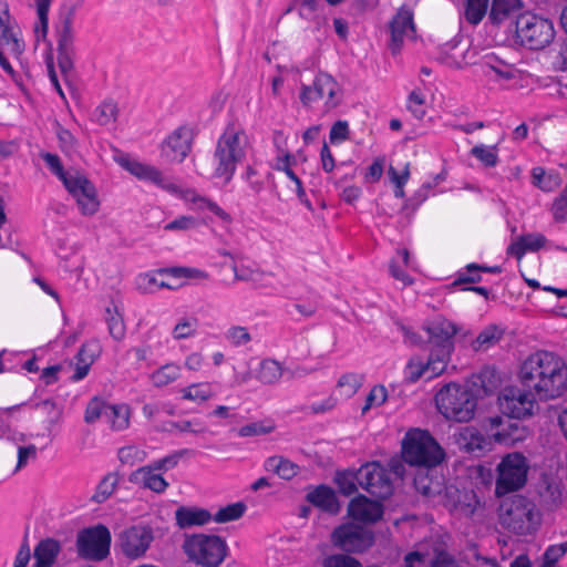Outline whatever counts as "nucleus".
Segmentation results:
<instances>
[{
  "label": "nucleus",
  "instance_id": "nucleus-54",
  "mask_svg": "<svg viewBox=\"0 0 567 567\" xmlns=\"http://www.w3.org/2000/svg\"><path fill=\"white\" fill-rule=\"evenodd\" d=\"M424 103L425 97L423 93L420 90H413L408 96L406 107L415 118L422 120L426 113Z\"/></svg>",
  "mask_w": 567,
  "mask_h": 567
},
{
  "label": "nucleus",
  "instance_id": "nucleus-6",
  "mask_svg": "<svg viewBox=\"0 0 567 567\" xmlns=\"http://www.w3.org/2000/svg\"><path fill=\"white\" fill-rule=\"evenodd\" d=\"M501 523L509 530L526 535L535 530L539 514L533 502L522 495L513 496L501 505Z\"/></svg>",
  "mask_w": 567,
  "mask_h": 567
},
{
  "label": "nucleus",
  "instance_id": "nucleus-34",
  "mask_svg": "<svg viewBox=\"0 0 567 567\" xmlns=\"http://www.w3.org/2000/svg\"><path fill=\"white\" fill-rule=\"evenodd\" d=\"M282 373L284 370L278 361L265 359L259 364L257 379L264 384H274L280 380Z\"/></svg>",
  "mask_w": 567,
  "mask_h": 567
},
{
  "label": "nucleus",
  "instance_id": "nucleus-32",
  "mask_svg": "<svg viewBox=\"0 0 567 567\" xmlns=\"http://www.w3.org/2000/svg\"><path fill=\"white\" fill-rule=\"evenodd\" d=\"M533 185L544 192H553L561 184V178L558 173L546 171L543 167H534L532 171Z\"/></svg>",
  "mask_w": 567,
  "mask_h": 567
},
{
  "label": "nucleus",
  "instance_id": "nucleus-24",
  "mask_svg": "<svg viewBox=\"0 0 567 567\" xmlns=\"http://www.w3.org/2000/svg\"><path fill=\"white\" fill-rule=\"evenodd\" d=\"M117 163L137 178L150 181L154 184L166 187L162 173L154 166L143 164L138 161L130 158L128 156L118 157Z\"/></svg>",
  "mask_w": 567,
  "mask_h": 567
},
{
  "label": "nucleus",
  "instance_id": "nucleus-30",
  "mask_svg": "<svg viewBox=\"0 0 567 567\" xmlns=\"http://www.w3.org/2000/svg\"><path fill=\"white\" fill-rule=\"evenodd\" d=\"M0 39L14 55L18 56L23 52L24 43L19 38V33L11 28L7 10L3 12V14H0Z\"/></svg>",
  "mask_w": 567,
  "mask_h": 567
},
{
  "label": "nucleus",
  "instance_id": "nucleus-8",
  "mask_svg": "<svg viewBox=\"0 0 567 567\" xmlns=\"http://www.w3.org/2000/svg\"><path fill=\"white\" fill-rule=\"evenodd\" d=\"M299 99L305 107H310L313 102L323 100L324 111L329 112L342 103L343 92L332 75L319 72L312 84L301 83Z\"/></svg>",
  "mask_w": 567,
  "mask_h": 567
},
{
  "label": "nucleus",
  "instance_id": "nucleus-58",
  "mask_svg": "<svg viewBox=\"0 0 567 567\" xmlns=\"http://www.w3.org/2000/svg\"><path fill=\"white\" fill-rule=\"evenodd\" d=\"M386 398H388V391H386L385 386H383V385L373 386L365 399V404L362 408V413L364 414L372 406L382 405L386 401Z\"/></svg>",
  "mask_w": 567,
  "mask_h": 567
},
{
  "label": "nucleus",
  "instance_id": "nucleus-41",
  "mask_svg": "<svg viewBox=\"0 0 567 567\" xmlns=\"http://www.w3.org/2000/svg\"><path fill=\"white\" fill-rule=\"evenodd\" d=\"M106 323L110 336L115 341H122L126 334V327L123 317L117 311L106 309Z\"/></svg>",
  "mask_w": 567,
  "mask_h": 567
},
{
  "label": "nucleus",
  "instance_id": "nucleus-64",
  "mask_svg": "<svg viewBox=\"0 0 567 567\" xmlns=\"http://www.w3.org/2000/svg\"><path fill=\"white\" fill-rule=\"evenodd\" d=\"M349 135V126L346 121H337L330 128L329 138L332 144L346 141Z\"/></svg>",
  "mask_w": 567,
  "mask_h": 567
},
{
  "label": "nucleus",
  "instance_id": "nucleus-36",
  "mask_svg": "<svg viewBox=\"0 0 567 567\" xmlns=\"http://www.w3.org/2000/svg\"><path fill=\"white\" fill-rule=\"evenodd\" d=\"M334 482L339 492L346 496L354 494L359 485V470H344L337 472Z\"/></svg>",
  "mask_w": 567,
  "mask_h": 567
},
{
  "label": "nucleus",
  "instance_id": "nucleus-42",
  "mask_svg": "<svg viewBox=\"0 0 567 567\" xmlns=\"http://www.w3.org/2000/svg\"><path fill=\"white\" fill-rule=\"evenodd\" d=\"M489 0H467L465 7V19L471 24H478L485 17Z\"/></svg>",
  "mask_w": 567,
  "mask_h": 567
},
{
  "label": "nucleus",
  "instance_id": "nucleus-45",
  "mask_svg": "<svg viewBox=\"0 0 567 567\" xmlns=\"http://www.w3.org/2000/svg\"><path fill=\"white\" fill-rule=\"evenodd\" d=\"M213 396V391L207 383L190 384L182 390L184 400L205 402Z\"/></svg>",
  "mask_w": 567,
  "mask_h": 567
},
{
  "label": "nucleus",
  "instance_id": "nucleus-50",
  "mask_svg": "<svg viewBox=\"0 0 567 567\" xmlns=\"http://www.w3.org/2000/svg\"><path fill=\"white\" fill-rule=\"evenodd\" d=\"M362 383V377L357 373H346L338 380L337 386L341 389L344 396L350 398L357 393Z\"/></svg>",
  "mask_w": 567,
  "mask_h": 567
},
{
  "label": "nucleus",
  "instance_id": "nucleus-33",
  "mask_svg": "<svg viewBox=\"0 0 567 567\" xmlns=\"http://www.w3.org/2000/svg\"><path fill=\"white\" fill-rule=\"evenodd\" d=\"M462 441L463 449L476 456L482 455L487 450L488 442L476 430L466 429L462 433Z\"/></svg>",
  "mask_w": 567,
  "mask_h": 567
},
{
  "label": "nucleus",
  "instance_id": "nucleus-7",
  "mask_svg": "<svg viewBox=\"0 0 567 567\" xmlns=\"http://www.w3.org/2000/svg\"><path fill=\"white\" fill-rule=\"evenodd\" d=\"M516 39L529 50H542L555 38L554 23L537 14L525 12L516 19Z\"/></svg>",
  "mask_w": 567,
  "mask_h": 567
},
{
  "label": "nucleus",
  "instance_id": "nucleus-5",
  "mask_svg": "<svg viewBox=\"0 0 567 567\" xmlns=\"http://www.w3.org/2000/svg\"><path fill=\"white\" fill-rule=\"evenodd\" d=\"M182 548L190 561L202 567H218L228 553L221 537L203 533L186 536Z\"/></svg>",
  "mask_w": 567,
  "mask_h": 567
},
{
  "label": "nucleus",
  "instance_id": "nucleus-53",
  "mask_svg": "<svg viewBox=\"0 0 567 567\" xmlns=\"http://www.w3.org/2000/svg\"><path fill=\"white\" fill-rule=\"evenodd\" d=\"M567 553V540L558 545L549 546L542 556L538 567H555L560 557Z\"/></svg>",
  "mask_w": 567,
  "mask_h": 567
},
{
  "label": "nucleus",
  "instance_id": "nucleus-21",
  "mask_svg": "<svg viewBox=\"0 0 567 567\" xmlns=\"http://www.w3.org/2000/svg\"><path fill=\"white\" fill-rule=\"evenodd\" d=\"M348 515L353 520L373 524L383 516V505L379 501H372L364 495H358L349 502Z\"/></svg>",
  "mask_w": 567,
  "mask_h": 567
},
{
  "label": "nucleus",
  "instance_id": "nucleus-43",
  "mask_svg": "<svg viewBox=\"0 0 567 567\" xmlns=\"http://www.w3.org/2000/svg\"><path fill=\"white\" fill-rule=\"evenodd\" d=\"M246 511V505L241 502H237L234 504H229L226 507L219 508L215 515H213V520L219 524L228 523L240 518Z\"/></svg>",
  "mask_w": 567,
  "mask_h": 567
},
{
  "label": "nucleus",
  "instance_id": "nucleus-26",
  "mask_svg": "<svg viewBox=\"0 0 567 567\" xmlns=\"http://www.w3.org/2000/svg\"><path fill=\"white\" fill-rule=\"evenodd\" d=\"M128 481L157 494L164 493L168 487V482L162 475L153 473L150 467L137 468L131 473Z\"/></svg>",
  "mask_w": 567,
  "mask_h": 567
},
{
  "label": "nucleus",
  "instance_id": "nucleus-15",
  "mask_svg": "<svg viewBox=\"0 0 567 567\" xmlns=\"http://www.w3.org/2000/svg\"><path fill=\"white\" fill-rule=\"evenodd\" d=\"M73 17L74 12L70 10L56 28L58 65L65 81H68L70 72L73 71L75 59L74 32L72 29Z\"/></svg>",
  "mask_w": 567,
  "mask_h": 567
},
{
  "label": "nucleus",
  "instance_id": "nucleus-13",
  "mask_svg": "<svg viewBox=\"0 0 567 567\" xmlns=\"http://www.w3.org/2000/svg\"><path fill=\"white\" fill-rule=\"evenodd\" d=\"M536 398L534 392L524 386H507L498 395V406L504 415L520 420L533 414Z\"/></svg>",
  "mask_w": 567,
  "mask_h": 567
},
{
  "label": "nucleus",
  "instance_id": "nucleus-9",
  "mask_svg": "<svg viewBox=\"0 0 567 567\" xmlns=\"http://www.w3.org/2000/svg\"><path fill=\"white\" fill-rule=\"evenodd\" d=\"M423 330L427 334L425 346L429 347L430 355L447 368L454 351L453 337L457 333L456 326L443 317H437L427 321Z\"/></svg>",
  "mask_w": 567,
  "mask_h": 567
},
{
  "label": "nucleus",
  "instance_id": "nucleus-19",
  "mask_svg": "<svg viewBox=\"0 0 567 567\" xmlns=\"http://www.w3.org/2000/svg\"><path fill=\"white\" fill-rule=\"evenodd\" d=\"M391 40L389 48L392 54L400 52L403 43L408 39H413L415 25L413 11L406 6H402L390 21Z\"/></svg>",
  "mask_w": 567,
  "mask_h": 567
},
{
  "label": "nucleus",
  "instance_id": "nucleus-40",
  "mask_svg": "<svg viewBox=\"0 0 567 567\" xmlns=\"http://www.w3.org/2000/svg\"><path fill=\"white\" fill-rule=\"evenodd\" d=\"M181 369L176 364H165L152 374V382L155 386H165L179 377Z\"/></svg>",
  "mask_w": 567,
  "mask_h": 567
},
{
  "label": "nucleus",
  "instance_id": "nucleus-11",
  "mask_svg": "<svg viewBox=\"0 0 567 567\" xmlns=\"http://www.w3.org/2000/svg\"><path fill=\"white\" fill-rule=\"evenodd\" d=\"M111 540V533L105 525L84 528L78 534V554L84 559L103 560L110 554Z\"/></svg>",
  "mask_w": 567,
  "mask_h": 567
},
{
  "label": "nucleus",
  "instance_id": "nucleus-29",
  "mask_svg": "<svg viewBox=\"0 0 567 567\" xmlns=\"http://www.w3.org/2000/svg\"><path fill=\"white\" fill-rule=\"evenodd\" d=\"M522 6V0H492L488 19L493 24H501L516 13Z\"/></svg>",
  "mask_w": 567,
  "mask_h": 567
},
{
  "label": "nucleus",
  "instance_id": "nucleus-46",
  "mask_svg": "<svg viewBox=\"0 0 567 567\" xmlns=\"http://www.w3.org/2000/svg\"><path fill=\"white\" fill-rule=\"evenodd\" d=\"M104 400L99 396L92 398L84 411V421L87 424L95 423L102 416L105 419V410L109 408Z\"/></svg>",
  "mask_w": 567,
  "mask_h": 567
},
{
  "label": "nucleus",
  "instance_id": "nucleus-27",
  "mask_svg": "<svg viewBox=\"0 0 567 567\" xmlns=\"http://www.w3.org/2000/svg\"><path fill=\"white\" fill-rule=\"evenodd\" d=\"M307 501L330 514H337L340 508L334 491L327 485H319L309 492Z\"/></svg>",
  "mask_w": 567,
  "mask_h": 567
},
{
  "label": "nucleus",
  "instance_id": "nucleus-20",
  "mask_svg": "<svg viewBox=\"0 0 567 567\" xmlns=\"http://www.w3.org/2000/svg\"><path fill=\"white\" fill-rule=\"evenodd\" d=\"M193 131L188 126H179L164 141L163 155L173 162H183L192 150Z\"/></svg>",
  "mask_w": 567,
  "mask_h": 567
},
{
  "label": "nucleus",
  "instance_id": "nucleus-23",
  "mask_svg": "<svg viewBox=\"0 0 567 567\" xmlns=\"http://www.w3.org/2000/svg\"><path fill=\"white\" fill-rule=\"evenodd\" d=\"M100 352L101 347L96 340L83 343L75 355V372L71 379L73 381L84 379L87 375L92 363L100 355Z\"/></svg>",
  "mask_w": 567,
  "mask_h": 567
},
{
  "label": "nucleus",
  "instance_id": "nucleus-18",
  "mask_svg": "<svg viewBox=\"0 0 567 567\" xmlns=\"http://www.w3.org/2000/svg\"><path fill=\"white\" fill-rule=\"evenodd\" d=\"M65 188L75 199L82 215L92 216L99 210L96 189L85 176L79 174L66 183Z\"/></svg>",
  "mask_w": 567,
  "mask_h": 567
},
{
  "label": "nucleus",
  "instance_id": "nucleus-4",
  "mask_svg": "<svg viewBox=\"0 0 567 567\" xmlns=\"http://www.w3.org/2000/svg\"><path fill=\"white\" fill-rule=\"evenodd\" d=\"M444 456L443 449L427 431H409L402 442V457L410 465L434 467Z\"/></svg>",
  "mask_w": 567,
  "mask_h": 567
},
{
  "label": "nucleus",
  "instance_id": "nucleus-28",
  "mask_svg": "<svg viewBox=\"0 0 567 567\" xmlns=\"http://www.w3.org/2000/svg\"><path fill=\"white\" fill-rule=\"evenodd\" d=\"M61 551L60 543L54 538H45L34 548V564L32 567H52Z\"/></svg>",
  "mask_w": 567,
  "mask_h": 567
},
{
  "label": "nucleus",
  "instance_id": "nucleus-2",
  "mask_svg": "<svg viewBox=\"0 0 567 567\" xmlns=\"http://www.w3.org/2000/svg\"><path fill=\"white\" fill-rule=\"evenodd\" d=\"M247 135L235 124H228L217 140L214 152V176L224 178L229 183L236 172L237 165L246 156Z\"/></svg>",
  "mask_w": 567,
  "mask_h": 567
},
{
  "label": "nucleus",
  "instance_id": "nucleus-35",
  "mask_svg": "<svg viewBox=\"0 0 567 567\" xmlns=\"http://www.w3.org/2000/svg\"><path fill=\"white\" fill-rule=\"evenodd\" d=\"M265 468L284 480H290L297 474V465L282 456L268 457L265 462Z\"/></svg>",
  "mask_w": 567,
  "mask_h": 567
},
{
  "label": "nucleus",
  "instance_id": "nucleus-31",
  "mask_svg": "<svg viewBox=\"0 0 567 567\" xmlns=\"http://www.w3.org/2000/svg\"><path fill=\"white\" fill-rule=\"evenodd\" d=\"M105 420L114 431H122L128 426L130 410L125 404L109 405L105 410Z\"/></svg>",
  "mask_w": 567,
  "mask_h": 567
},
{
  "label": "nucleus",
  "instance_id": "nucleus-62",
  "mask_svg": "<svg viewBox=\"0 0 567 567\" xmlns=\"http://www.w3.org/2000/svg\"><path fill=\"white\" fill-rule=\"evenodd\" d=\"M553 215L557 221L567 220V186L560 196L555 199L553 204Z\"/></svg>",
  "mask_w": 567,
  "mask_h": 567
},
{
  "label": "nucleus",
  "instance_id": "nucleus-52",
  "mask_svg": "<svg viewBox=\"0 0 567 567\" xmlns=\"http://www.w3.org/2000/svg\"><path fill=\"white\" fill-rule=\"evenodd\" d=\"M198 321L194 317L181 319L173 329L174 339H186L195 334Z\"/></svg>",
  "mask_w": 567,
  "mask_h": 567
},
{
  "label": "nucleus",
  "instance_id": "nucleus-1",
  "mask_svg": "<svg viewBox=\"0 0 567 567\" xmlns=\"http://www.w3.org/2000/svg\"><path fill=\"white\" fill-rule=\"evenodd\" d=\"M518 378L540 400L556 399L567 388V367L554 352L539 350L523 361Z\"/></svg>",
  "mask_w": 567,
  "mask_h": 567
},
{
  "label": "nucleus",
  "instance_id": "nucleus-51",
  "mask_svg": "<svg viewBox=\"0 0 567 567\" xmlns=\"http://www.w3.org/2000/svg\"><path fill=\"white\" fill-rule=\"evenodd\" d=\"M118 478L116 474H107L99 484L93 499L97 503L106 501L114 492Z\"/></svg>",
  "mask_w": 567,
  "mask_h": 567
},
{
  "label": "nucleus",
  "instance_id": "nucleus-60",
  "mask_svg": "<svg viewBox=\"0 0 567 567\" xmlns=\"http://www.w3.org/2000/svg\"><path fill=\"white\" fill-rule=\"evenodd\" d=\"M37 406L48 414V423L50 425L56 424L61 421L63 410L58 406L54 401L47 399L39 402Z\"/></svg>",
  "mask_w": 567,
  "mask_h": 567
},
{
  "label": "nucleus",
  "instance_id": "nucleus-44",
  "mask_svg": "<svg viewBox=\"0 0 567 567\" xmlns=\"http://www.w3.org/2000/svg\"><path fill=\"white\" fill-rule=\"evenodd\" d=\"M45 164L49 166L51 172L59 177V179L63 183L64 187L66 186L68 182H71L75 176H78V173H69L65 172L62 163L60 161V157L52 153H43L41 155Z\"/></svg>",
  "mask_w": 567,
  "mask_h": 567
},
{
  "label": "nucleus",
  "instance_id": "nucleus-39",
  "mask_svg": "<svg viewBox=\"0 0 567 567\" xmlns=\"http://www.w3.org/2000/svg\"><path fill=\"white\" fill-rule=\"evenodd\" d=\"M136 288L142 293H154L162 288L174 289L175 287L164 280H158L155 275L142 274L136 278Z\"/></svg>",
  "mask_w": 567,
  "mask_h": 567
},
{
  "label": "nucleus",
  "instance_id": "nucleus-25",
  "mask_svg": "<svg viewBox=\"0 0 567 567\" xmlns=\"http://www.w3.org/2000/svg\"><path fill=\"white\" fill-rule=\"evenodd\" d=\"M212 518L213 515L205 508L179 506L175 511L176 524L182 529L193 526H203L210 522Z\"/></svg>",
  "mask_w": 567,
  "mask_h": 567
},
{
  "label": "nucleus",
  "instance_id": "nucleus-17",
  "mask_svg": "<svg viewBox=\"0 0 567 567\" xmlns=\"http://www.w3.org/2000/svg\"><path fill=\"white\" fill-rule=\"evenodd\" d=\"M488 423L494 441L507 446L523 442L529 434L527 427L515 417L496 415L489 417Z\"/></svg>",
  "mask_w": 567,
  "mask_h": 567
},
{
  "label": "nucleus",
  "instance_id": "nucleus-22",
  "mask_svg": "<svg viewBox=\"0 0 567 567\" xmlns=\"http://www.w3.org/2000/svg\"><path fill=\"white\" fill-rule=\"evenodd\" d=\"M446 370V367L439 363L433 357L429 354L426 361H423L419 355L411 357L404 368V379L410 383H415L422 377L433 379L441 375Z\"/></svg>",
  "mask_w": 567,
  "mask_h": 567
},
{
  "label": "nucleus",
  "instance_id": "nucleus-59",
  "mask_svg": "<svg viewBox=\"0 0 567 567\" xmlns=\"http://www.w3.org/2000/svg\"><path fill=\"white\" fill-rule=\"evenodd\" d=\"M272 430V425H266L264 422H252L238 429L237 434L240 437H250L268 434Z\"/></svg>",
  "mask_w": 567,
  "mask_h": 567
},
{
  "label": "nucleus",
  "instance_id": "nucleus-56",
  "mask_svg": "<svg viewBox=\"0 0 567 567\" xmlns=\"http://www.w3.org/2000/svg\"><path fill=\"white\" fill-rule=\"evenodd\" d=\"M502 333L497 330L496 327L489 326L485 328L480 334L476 337L474 341V348H489L495 344L501 339Z\"/></svg>",
  "mask_w": 567,
  "mask_h": 567
},
{
  "label": "nucleus",
  "instance_id": "nucleus-63",
  "mask_svg": "<svg viewBox=\"0 0 567 567\" xmlns=\"http://www.w3.org/2000/svg\"><path fill=\"white\" fill-rule=\"evenodd\" d=\"M395 326L402 332L405 343L421 348L425 347V341L411 328L406 327L401 321H395Z\"/></svg>",
  "mask_w": 567,
  "mask_h": 567
},
{
  "label": "nucleus",
  "instance_id": "nucleus-14",
  "mask_svg": "<svg viewBox=\"0 0 567 567\" xmlns=\"http://www.w3.org/2000/svg\"><path fill=\"white\" fill-rule=\"evenodd\" d=\"M154 540V530L145 524H136L118 534V546L127 558L143 557Z\"/></svg>",
  "mask_w": 567,
  "mask_h": 567
},
{
  "label": "nucleus",
  "instance_id": "nucleus-55",
  "mask_svg": "<svg viewBox=\"0 0 567 567\" xmlns=\"http://www.w3.org/2000/svg\"><path fill=\"white\" fill-rule=\"evenodd\" d=\"M226 340L234 347H241L251 341V336L246 327L233 326L225 333Z\"/></svg>",
  "mask_w": 567,
  "mask_h": 567
},
{
  "label": "nucleus",
  "instance_id": "nucleus-16",
  "mask_svg": "<svg viewBox=\"0 0 567 567\" xmlns=\"http://www.w3.org/2000/svg\"><path fill=\"white\" fill-rule=\"evenodd\" d=\"M359 486L381 499L393 492L388 471L378 462L365 463L359 468Z\"/></svg>",
  "mask_w": 567,
  "mask_h": 567
},
{
  "label": "nucleus",
  "instance_id": "nucleus-38",
  "mask_svg": "<svg viewBox=\"0 0 567 567\" xmlns=\"http://www.w3.org/2000/svg\"><path fill=\"white\" fill-rule=\"evenodd\" d=\"M118 106L113 100H105L93 112V120L100 125H109L116 121Z\"/></svg>",
  "mask_w": 567,
  "mask_h": 567
},
{
  "label": "nucleus",
  "instance_id": "nucleus-57",
  "mask_svg": "<svg viewBox=\"0 0 567 567\" xmlns=\"http://www.w3.org/2000/svg\"><path fill=\"white\" fill-rule=\"evenodd\" d=\"M146 457V452L136 446H124L118 450V460L123 464L134 465L135 463L143 462Z\"/></svg>",
  "mask_w": 567,
  "mask_h": 567
},
{
  "label": "nucleus",
  "instance_id": "nucleus-49",
  "mask_svg": "<svg viewBox=\"0 0 567 567\" xmlns=\"http://www.w3.org/2000/svg\"><path fill=\"white\" fill-rule=\"evenodd\" d=\"M471 154L487 167H494L498 162L496 146L478 144L471 150Z\"/></svg>",
  "mask_w": 567,
  "mask_h": 567
},
{
  "label": "nucleus",
  "instance_id": "nucleus-48",
  "mask_svg": "<svg viewBox=\"0 0 567 567\" xmlns=\"http://www.w3.org/2000/svg\"><path fill=\"white\" fill-rule=\"evenodd\" d=\"M478 505L480 501L473 491L458 493L457 501L455 502V508L465 516H472Z\"/></svg>",
  "mask_w": 567,
  "mask_h": 567
},
{
  "label": "nucleus",
  "instance_id": "nucleus-10",
  "mask_svg": "<svg viewBox=\"0 0 567 567\" xmlns=\"http://www.w3.org/2000/svg\"><path fill=\"white\" fill-rule=\"evenodd\" d=\"M529 465L518 452L505 455L497 465L496 494L498 496L520 489L527 481Z\"/></svg>",
  "mask_w": 567,
  "mask_h": 567
},
{
  "label": "nucleus",
  "instance_id": "nucleus-3",
  "mask_svg": "<svg viewBox=\"0 0 567 567\" xmlns=\"http://www.w3.org/2000/svg\"><path fill=\"white\" fill-rule=\"evenodd\" d=\"M435 403L446 420L468 422L475 415L477 398L467 386L449 383L435 394Z\"/></svg>",
  "mask_w": 567,
  "mask_h": 567
},
{
  "label": "nucleus",
  "instance_id": "nucleus-61",
  "mask_svg": "<svg viewBox=\"0 0 567 567\" xmlns=\"http://www.w3.org/2000/svg\"><path fill=\"white\" fill-rule=\"evenodd\" d=\"M196 226L197 221L193 216H179L176 219L166 224L164 226V229L168 231L188 230L195 228Z\"/></svg>",
  "mask_w": 567,
  "mask_h": 567
},
{
  "label": "nucleus",
  "instance_id": "nucleus-12",
  "mask_svg": "<svg viewBox=\"0 0 567 567\" xmlns=\"http://www.w3.org/2000/svg\"><path fill=\"white\" fill-rule=\"evenodd\" d=\"M331 544L348 554H360L374 544L372 530L353 523L339 525L330 537Z\"/></svg>",
  "mask_w": 567,
  "mask_h": 567
},
{
  "label": "nucleus",
  "instance_id": "nucleus-37",
  "mask_svg": "<svg viewBox=\"0 0 567 567\" xmlns=\"http://www.w3.org/2000/svg\"><path fill=\"white\" fill-rule=\"evenodd\" d=\"M296 159L290 153H285L282 156L277 157V164L275 168L277 171H282L287 175V177L290 179V182H293L296 185V193L299 199H302L305 197V189L302 186V183L300 178L295 174V172L290 168L291 163H295Z\"/></svg>",
  "mask_w": 567,
  "mask_h": 567
},
{
  "label": "nucleus",
  "instance_id": "nucleus-47",
  "mask_svg": "<svg viewBox=\"0 0 567 567\" xmlns=\"http://www.w3.org/2000/svg\"><path fill=\"white\" fill-rule=\"evenodd\" d=\"M322 567H363L362 564L348 553L332 554L323 557Z\"/></svg>",
  "mask_w": 567,
  "mask_h": 567
}]
</instances>
